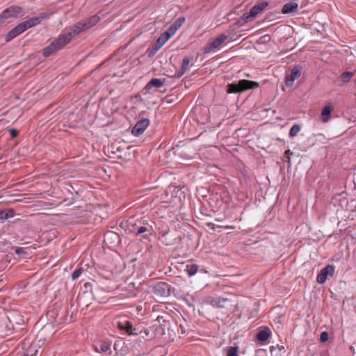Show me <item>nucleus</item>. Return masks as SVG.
<instances>
[{
  "instance_id": "f8f14e48",
  "label": "nucleus",
  "mask_w": 356,
  "mask_h": 356,
  "mask_svg": "<svg viewBox=\"0 0 356 356\" xmlns=\"http://www.w3.org/2000/svg\"><path fill=\"white\" fill-rule=\"evenodd\" d=\"M334 268H321L317 275L316 280L319 284H324L329 277H332Z\"/></svg>"
},
{
  "instance_id": "e433bc0d",
  "label": "nucleus",
  "mask_w": 356,
  "mask_h": 356,
  "mask_svg": "<svg viewBox=\"0 0 356 356\" xmlns=\"http://www.w3.org/2000/svg\"><path fill=\"white\" fill-rule=\"evenodd\" d=\"M158 51H154V45H153L152 49L149 50V53H148V55L149 56H154Z\"/></svg>"
},
{
  "instance_id": "f704fd0d",
  "label": "nucleus",
  "mask_w": 356,
  "mask_h": 356,
  "mask_svg": "<svg viewBox=\"0 0 356 356\" xmlns=\"http://www.w3.org/2000/svg\"><path fill=\"white\" fill-rule=\"evenodd\" d=\"M197 270H198V268H187L186 269L189 276L195 275L197 273Z\"/></svg>"
},
{
  "instance_id": "a211bd4d",
  "label": "nucleus",
  "mask_w": 356,
  "mask_h": 356,
  "mask_svg": "<svg viewBox=\"0 0 356 356\" xmlns=\"http://www.w3.org/2000/svg\"><path fill=\"white\" fill-rule=\"evenodd\" d=\"M40 346L36 343H31L29 344L22 356H37Z\"/></svg>"
},
{
  "instance_id": "c85d7f7f",
  "label": "nucleus",
  "mask_w": 356,
  "mask_h": 356,
  "mask_svg": "<svg viewBox=\"0 0 356 356\" xmlns=\"http://www.w3.org/2000/svg\"><path fill=\"white\" fill-rule=\"evenodd\" d=\"M151 232H152V229H148L147 227H146L145 226H142V227L138 228V231L136 232V234L139 235V234H143L145 232L151 233Z\"/></svg>"
},
{
  "instance_id": "c9c22d12",
  "label": "nucleus",
  "mask_w": 356,
  "mask_h": 356,
  "mask_svg": "<svg viewBox=\"0 0 356 356\" xmlns=\"http://www.w3.org/2000/svg\"><path fill=\"white\" fill-rule=\"evenodd\" d=\"M9 132L12 138H15L18 134V131L13 129H9Z\"/></svg>"
},
{
  "instance_id": "cd10ccee",
  "label": "nucleus",
  "mask_w": 356,
  "mask_h": 356,
  "mask_svg": "<svg viewBox=\"0 0 356 356\" xmlns=\"http://www.w3.org/2000/svg\"><path fill=\"white\" fill-rule=\"evenodd\" d=\"M237 347L230 346L228 347L227 350V356H238L237 355Z\"/></svg>"
},
{
  "instance_id": "393cba45",
  "label": "nucleus",
  "mask_w": 356,
  "mask_h": 356,
  "mask_svg": "<svg viewBox=\"0 0 356 356\" xmlns=\"http://www.w3.org/2000/svg\"><path fill=\"white\" fill-rule=\"evenodd\" d=\"M354 75V73L350 72H346L341 74L340 79L343 83L349 82Z\"/></svg>"
},
{
  "instance_id": "b1692460",
  "label": "nucleus",
  "mask_w": 356,
  "mask_h": 356,
  "mask_svg": "<svg viewBox=\"0 0 356 356\" xmlns=\"http://www.w3.org/2000/svg\"><path fill=\"white\" fill-rule=\"evenodd\" d=\"M15 254L21 257V255L28 256L30 253H31V247H19L16 248L15 250ZM22 258H26V257H22Z\"/></svg>"
},
{
  "instance_id": "20e7f679",
  "label": "nucleus",
  "mask_w": 356,
  "mask_h": 356,
  "mask_svg": "<svg viewBox=\"0 0 356 356\" xmlns=\"http://www.w3.org/2000/svg\"><path fill=\"white\" fill-rule=\"evenodd\" d=\"M24 14L25 12L22 7L17 6H10L0 14V24H3L6 19L21 17Z\"/></svg>"
},
{
  "instance_id": "c756f323",
  "label": "nucleus",
  "mask_w": 356,
  "mask_h": 356,
  "mask_svg": "<svg viewBox=\"0 0 356 356\" xmlns=\"http://www.w3.org/2000/svg\"><path fill=\"white\" fill-rule=\"evenodd\" d=\"M329 334L327 332H322L320 334V341L322 343H325L328 340Z\"/></svg>"
},
{
  "instance_id": "473e14b6",
  "label": "nucleus",
  "mask_w": 356,
  "mask_h": 356,
  "mask_svg": "<svg viewBox=\"0 0 356 356\" xmlns=\"http://www.w3.org/2000/svg\"><path fill=\"white\" fill-rule=\"evenodd\" d=\"M111 348V346L109 343H103L101 346H100V349L102 352H106L108 351Z\"/></svg>"
},
{
  "instance_id": "7ed1b4c3",
  "label": "nucleus",
  "mask_w": 356,
  "mask_h": 356,
  "mask_svg": "<svg viewBox=\"0 0 356 356\" xmlns=\"http://www.w3.org/2000/svg\"><path fill=\"white\" fill-rule=\"evenodd\" d=\"M259 83L253 81L242 79L238 83H232L228 84L227 92V93H239L245 90L257 88Z\"/></svg>"
},
{
  "instance_id": "ea45409f",
  "label": "nucleus",
  "mask_w": 356,
  "mask_h": 356,
  "mask_svg": "<svg viewBox=\"0 0 356 356\" xmlns=\"http://www.w3.org/2000/svg\"><path fill=\"white\" fill-rule=\"evenodd\" d=\"M186 267H191V268H193V267H197L195 264H191V265H188L187 264L186 266Z\"/></svg>"
},
{
  "instance_id": "412c9836",
  "label": "nucleus",
  "mask_w": 356,
  "mask_h": 356,
  "mask_svg": "<svg viewBox=\"0 0 356 356\" xmlns=\"http://www.w3.org/2000/svg\"><path fill=\"white\" fill-rule=\"evenodd\" d=\"M270 335V330L268 327H264L257 334V339L259 341H266Z\"/></svg>"
},
{
  "instance_id": "72a5a7b5",
  "label": "nucleus",
  "mask_w": 356,
  "mask_h": 356,
  "mask_svg": "<svg viewBox=\"0 0 356 356\" xmlns=\"http://www.w3.org/2000/svg\"><path fill=\"white\" fill-rule=\"evenodd\" d=\"M121 296L123 298H130V297H135L136 296V294L134 291H129V292H127V294L122 293Z\"/></svg>"
},
{
  "instance_id": "423d86ee",
  "label": "nucleus",
  "mask_w": 356,
  "mask_h": 356,
  "mask_svg": "<svg viewBox=\"0 0 356 356\" xmlns=\"http://www.w3.org/2000/svg\"><path fill=\"white\" fill-rule=\"evenodd\" d=\"M205 303L210 305L216 308H225L232 300L228 298H224L221 296L218 297H207L205 300Z\"/></svg>"
},
{
  "instance_id": "f257e3e1",
  "label": "nucleus",
  "mask_w": 356,
  "mask_h": 356,
  "mask_svg": "<svg viewBox=\"0 0 356 356\" xmlns=\"http://www.w3.org/2000/svg\"><path fill=\"white\" fill-rule=\"evenodd\" d=\"M47 17V15L44 13H40L38 16L31 17L14 27L6 35L5 40L8 42L18 36L21 33H24L27 29L33 27L39 24L42 19Z\"/></svg>"
},
{
  "instance_id": "9d476101",
  "label": "nucleus",
  "mask_w": 356,
  "mask_h": 356,
  "mask_svg": "<svg viewBox=\"0 0 356 356\" xmlns=\"http://www.w3.org/2000/svg\"><path fill=\"white\" fill-rule=\"evenodd\" d=\"M70 34L67 32L65 29L63 30L61 34H60L56 39L54 40L55 45H56L58 49H63L66 44H69L72 40Z\"/></svg>"
},
{
  "instance_id": "4c0bfd02",
  "label": "nucleus",
  "mask_w": 356,
  "mask_h": 356,
  "mask_svg": "<svg viewBox=\"0 0 356 356\" xmlns=\"http://www.w3.org/2000/svg\"><path fill=\"white\" fill-rule=\"evenodd\" d=\"M83 259H81V261L78 264L77 267H81V266L83 265V267H91L90 264L89 263L83 264Z\"/></svg>"
},
{
  "instance_id": "0eeeda50",
  "label": "nucleus",
  "mask_w": 356,
  "mask_h": 356,
  "mask_svg": "<svg viewBox=\"0 0 356 356\" xmlns=\"http://www.w3.org/2000/svg\"><path fill=\"white\" fill-rule=\"evenodd\" d=\"M153 293L158 298H165L169 296L170 289L168 284L160 282L156 283L152 288Z\"/></svg>"
},
{
  "instance_id": "5701e85b",
  "label": "nucleus",
  "mask_w": 356,
  "mask_h": 356,
  "mask_svg": "<svg viewBox=\"0 0 356 356\" xmlns=\"http://www.w3.org/2000/svg\"><path fill=\"white\" fill-rule=\"evenodd\" d=\"M58 50V48H57L56 45H55V43L53 41L49 45H48L42 49V55L44 57H48L51 54Z\"/></svg>"
},
{
  "instance_id": "2f4dec72",
  "label": "nucleus",
  "mask_w": 356,
  "mask_h": 356,
  "mask_svg": "<svg viewBox=\"0 0 356 356\" xmlns=\"http://www.w3.org/2000/svg\"><path fill=\"white\" fill-rule=\"evenodd\" d=\"M292 152L290 149L286 150L284 155V161L290 162V156L292 155Z\"/></svg>"
},
{
  "instance_id": "4be33fe9",
  "label": "nucleus",
  "mask_w": 356,
  "mask_h": 356,
  "mask_svg": "<svg viewBox=\"0 0 356 356\" xmlns=\"http://www.w3.org/2000/svg\"><path fill=\"white\" fill-rule=\"evenodd\" d=\"M333 108V106L330 104L326 105L325 106L323 107V108L321 111V118L322 121L323 122H326L328 121Z\"/></svg>"
},
{
  "instance_id": "dca6fc26",
  "label": "nucleus",
  "mask_w": 356,
  "mask_h": 356,
  "mask_svg": "<svg viewBox=\"0 0 356 356\" xmlns=\"http://www.w3.org/2000/svg\"><path fill=\"white\" fill-rule=\"evenodd\" d=\"M170 38L165 32L161 33L154 42V51H159Z\"/></svg>"
},
{
  "instance_id": "39448f33",
  "label": "nucleus",
  "mask_w": 356,
  "mask_h": 356,
  "mask_svg": "<svg viewBox=\"0 0 356 356\" xmlns=\"http://www.w3.org/2000/svg\"><path fill=\"white\" fill-rule=\"evenodd\" d=\"M228 38V36L225 34H220L217 38H216L212 42L206 45L204 47V53L209 54L211 52H214L217 49H219L220 45L223 44Z\"/></svg>"
},
{
  "instance_id": "58836bf2",
  "label": "nucleus",
  "mask_w": 356,
  "mask_h": 356,
  "mask_svg": "<svg viewBox=\"0 0 356 356\" xmlns=\"http://www.w3.org/2000/svg\"><path fill=\"white\" fill-rule=\"evenodd\" d=\"M224 228L226 229H235V227L234 226L227 225V226H225Z\"/></svg>"
},
{
  "instance_id": "bb28decb",
  "label": "nucleus",
  "mask_w": 356,
  "mask_h": 356,
  "mask_svg": "<svg viewBox=\"0 0 356 356\" xmlns=\"http://www.w3.org/2000/svg\"><path fill=\"white\" fill-rule=\"evenodd\" d=\"M13 216V211H2L0 212V219L1 220H6Z\"/></svg>"
},
{
  "instance_id": "a878e982",
  "label": "nucleus",
  "mask_w": 356,
  "mask_h": 356,
  "mask_svg": "<svg viewBox=\"0 0 356 356\" xmlns=\"http://www.w3.org/2000/svg\"><path fill=\"white\" fill-rule=\"evenodd\" d=\"M301 127L298 124H293L289 131V136L293 138L300 131Z\"/></svg>"
},
{
  "instance_id": "f03ea898",
  "label": "nucleus",
  "mask_w": 356,
  "mask_h": 356,
  "mask_svg": "<svg viewBox=\"0 0 356 356\" xmlns=\"http://www.w3.org/2000/svg\"><path fill=\"white\" fill-rule=\"evenodd\" d=\"M99 19V17L93 15L88 19L81 20L71 27L65 28V29L68 33L70 34V37L72 38L82 31H86L97 24Z\"/></svg>"
},
{
  "instance_id": "4468645a",
  "label": "nucleus",
  "mask_w": 356,
  "mask_h": 356,
  "mask_svg": "<svg viewBox=\"0 0 356 356\" xmlns=\"http://www.w3.org/2000/svg\"><path fill=\"white\" fill-rule=\"evenodd\" d=\"M163 234L160 237V241L166 245H172L176 241L174 233H177L176 231L167 230L163 232Z\"/></svg>"
},
{
  "instance_id": "9b49d317",
  "label": "nucleus",
  "mask_w": 356,
  "mask_h": 356,
  "mask_svg": "<svg viewBox=\"0 0 356 356\" xmlns=\"http://www.w3.org/2000/svg\"><path fill=\"white\" fill-rule=\"evenodd\" d=\"M301 70L299 67L296 66L292 68L291 73L285 77V84L287 86H292L296 79L301 76Z\"/></svg>"
},
{
  "instance_id": "6ab92c4d",
  "label": "nucleus",
  "mask_w": 356,
  "mask_h": 356,
  "mask_svg": "<svg viewBox=\"0 0 356 356\" xmlns=\"http://www.w3.org/2000/svg\"><path fill=\"white\" fill-rule=\"evenodd\" d=\"M298 9V5L297 3H287L283 6L282 8V13L290 14L297 12Z\"/></svg>"
},
{
  "instance_id": "7c9ffc66",
  "label": "nucleus",
  "mask_w": 356,
  "mask_h": 356,
  "mask_svg": "<svg viewBox=\"0 0 356 356\" xmlns=\"http://www.w3.org/2000/svg\"><path fill=\"white\" fill-rule=\"evenodd\" d=\"M82 270H83V268H77L72 273V278L73 280L77 279L80 276V275L81 274Z\"/></svg>"
},
{
  "instance_id": "a19ab883",
  "label": "nucleus",
  "mask_w": 356,
  "mask_h": 356,
  "mask_svg": "<svg viewBox=\"0 0 356 356\" xmlns=\"http://www.w3.org/2000/svg\"><path fill=\"white\" fill-rule=\"evenodd\" d=\"M325 267L330 268V267H332V266H331L330 264H327Z\"/></svg>"
},
{
  "instance_id": "aec40b11",
  "label": "nucleus",
  "mask_w": 356,
  "mask_h": 356,
  "mask_svg": "<svg viewBox=\"0 0 356 356\" xmlns=\"http://www.w3.org/2000/svg\"><path fill=\"white\" fill-rule=\"evenodd\" d=\"M191 61V59L189 57L186 56L184 58L181 69L177 74V77L180 78L188 70Z\"/></svg>"
},
{
  "instance_id": "79ce46f5",
  "label": "nucleus",
  "mask_w": 356,
  "mask_h": 356,
  "mask_svg": "<svg viewBox=\"0 0 356 356\" xmlns=\"http://www.w3.org/2000/svg\"><path fill=\"white\" fill-rule=\"evenodd\" d=\"M111 234H113V235H114V236H116V237H118V236H117V234H114V233H111Z\"/></svg>"
},
{
  "instance_id": "1a4fd4ad",
  "label": "nucleus",
  "mask_w": 356,
  "mask_h": 356,
  "mask_svg": "<svg viewBox=\"0 0 356 356\" xmlns=\"http://www.w3.org/2000/svg\"><path fill=\"white\" fill-rule=\"evenodd\" d=\"M149 125V119L143 118L136 122V124L132 128L131 133L134 136H139L143 134Z\"/></svg>"
},
{
  "instance_id": "2eb2a0df",
  "label": "nucleus",
  "mask_w": 356,
  "mask_h": 356,
  "mask_svg": "<svg viewBox=\"0 0 356 356\" xmlns=\"http://www.w3.org/2000/svg\"><path fill=\"white\" fill-rule=\"evenodd\" d=\"M117 327L121 330L125 331L129 335L137 336L138 332H134L132 323L129 321L124 322H118Z\"/></svg>"
},
{
  "instance_id": "6e6552de",
  "label": "nucleus",
  "mask_w": 356,
  "mask_h": 356,
  "mask_svg": "<svg viewBox=\"0 0 356 356\" xmlns=\"http://www.w3.org/2000/svg\"><path fill=\"white\" fill-rule=\"evenodd\" d=\"M268 6V3L264 1L251 8L250 12L243 14V17L246 21L255 17L262 10H264Z\"/></svg>"
},
{
  "instance_id": "37998d69",
  "label": "nucleus",
  "mask_w": 356,
  "mask_h": 356,
  "mask_svg": "<svg viewBox=\"0 0 356 356\" xmlns=\"http://www.w3.org/2000/svg\"><path fill=\"white\" fill-rule=\"evenodd\" d=\"M134 332H138L136 328H134Z\"/></svg>"
},
{
  "instance_id": "f3484780",
  "label": "nucleus",
  "mask_w": 356,
  "mask_h": 356,
  "mask_svg": "<svg viewBox=\"0 0 356 356\" xmlns=\"http://www.w3.org/2000/svg\"><path fill=\"white\" fill-rule=\"evenodd\" d=\"M165 81V79H160L157 78H153L145 86V89L150 90L152 88H160L163 86Z\"/></svg>"
},
{
  "instance_id": "ddd939ff",
  "label": "nucleus",
  "mask_w": 356,
  "mask_h": 356,
  "mask_svg": "<svg viewBox=\"0 0 356 356\" xmlns=\"http://www.w3.org/2000/svg\"><path fill=\"white\" fill-rule=\"evenodd\" d=\"M185 22V18L184 17H181L177 18L168 29L165 33L169 35L170 38L172 37L177 31L182 26V24Z\"/></svg>"
}]
</instances>
